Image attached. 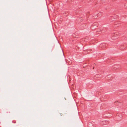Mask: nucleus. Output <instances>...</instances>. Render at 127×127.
Segmentation results:
<instances>
[{
	"instance_id": "f257e3e1",
	"label": "nucleus",
	"mask_w": 127,
	"mask_h": 127,
	"mask_svg": "<svg viewBox=\"0 0 127 127\" xmlns=\"http://www.w3.org/2000/svg\"><path fill=\"white\" fill-rule=\"evenodd\" d=\"M101 46V45H100V46Z\"/></svg>"
}]
</instances>
